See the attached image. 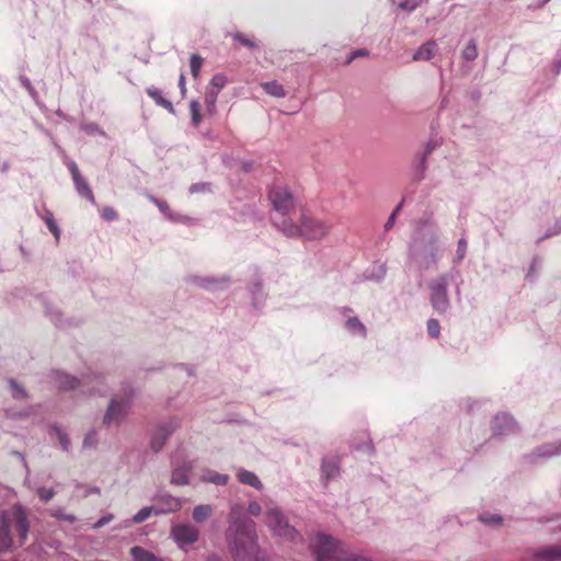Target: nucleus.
<instances>
[{
  "instance_id": "obj_1",
  "label": "nucleus",
  "mask_w": 561,
  "mask_h": 561,
  "mask_svg": "<svg viewBox=\"0 0 561 561\" xmlns=\"http://www.w3.org/2000/svg\"><path fill=\"white\" fill-rule=\"evenodd\" d=\"M442 252L438 225L432 218L420 219L408 245L409 259L420 271H427L437 266Z\"/></svg>"
},
{
  "instance_id": "obj_2",
  "label": "nucleus",
  "mask_w": 561,
  "mask_h": 561,
  "mask_svg": "<svg viewBox=\"0 0 561 561\" xmlns=\"http://www.w3.org/2000/svg\"><path fill=\"white\" fill-rule=\"evenodd\" d=\"M228 550L234 561H252L257 551L255 523L245 516L243 507L234 504L228 516L226 530Z\"/></svg>"
},
{
  "instance_id": "obj_3",
  "label": "nucleus",
  "mask_w": 561,
  "mask_h": 561,
  "mask_svg": "<svg viewBox=\"0 0 561 561\" xmlns=\"http://www.w3.org/2000/svg\"><path fill=\"white\" fill-rule=\"evenodd\" d=\"M137 397L136 388L129 381L121 382L119 388L112 393L102 425L105 427H118L127 419Z\"/></svg>"
},
{
  "instance_id": "obj_4",
  "label": "nucleus",
  "mask_w": 561,
  "mask_h": 561,
  "mask_svg": "<svg viewBox=\"0 0 561 561\" xmlns=\"http://www.w3.org/2000/svg\"><path fill=\"white\" fill-rule=\"evenodd\" d=\"M331 225L314 218L305 211L300 213L299 221H277V230L287 238H302L306 240H321L330 231Z\"/></svg>"
},
{
  "instance_id": "obj_5",
  "label": "nucleus",
  "mask_w": 561,
  "mask_h": 561,
  "mask_svg": "<svg viewBox=\"0 0 561 561\" xmlns=\"http://www.w3.org/2000/svg\"><path fill=\"white\" fill-rule=\"evenodd\" d=\"M460 271L458 267H451L428 282V298L432 308L438 314H444L450 309V300L448 296V285L456 283V293L460 294Z\"/></svg>"
},
{
  "instance_id": "obj_6",
  "label": "nucleus",
  "mask_w": 561,
  "mask_h": 561,
  "mask_svg": "<svg viewBox=\"0 0 561 561\" xmlns=\"http://www.w3.org/2000/svg\"><path fill=\"white\" fill-rule=\"evenodd\" d=\"M268 199L274 210L272 222L276 229L278 220L293 221L291 215L300 203L286 185L274 184L268 191Z\"/></svg>"
},
{
  "instance_id": "obj_7",
  "label": "nucleus",
  "mask_w": 561,
  "mask_h": 561,
  "mask_svg": "<svg viewBox=\"0 0 561 561\" xmlns=\"http://www.w3.org/2000/svg\"><path fill=\"white\" fill-rule=\"evenodd\" d=\"M55 383L59 390L69 391L79 387H87L90 394L104 397L107 393V385L104 381V376L96 373H91L82 379L62 371L55 373Z\"/></svg>"
},
{
  "instance_id": "obj_8",
  "label": "nucleus",
  "mask_w": 561,
  "mask_h": 561,
  "mask_svg": "<svg viewBox=\"0 0 561 561\" xmlns=\"http://www.w3.org/2000/svg\"><path fill=\"white\" fill-rule=\"evenodd\" d=\"M265 523L274 536L286 541L297 543L302 541V536L289 523L287 515L278 507H268L265 513Z\"/></svg>"
},
{
  "instance_id": "obj_9",
  "label": "nucleus",
  "mask_w": 561,
  "mask_h": 561,
  "mask_svg": "<svg viewBox=\"0 0 561 561\" xmlns=\"http://www.w3.org/2000/svg\"><path fill=\"white\" fill-rule=\"evenodd\" d=\"M317 561H337L345 553L343 542L325 533H318L310 545Z\"/></svg>"
},
{
  "instance_id": "obj_10",
  "label": "nucleus",
  "mask_w": 561,
  "mask_h": 561,
  "mask_svg": "<svg viewBox=\"0 0 561 561\" xmlns=\"http://www.w3.org/2000/svg\"><path fill=\"white\" fill-rule=\"evenodd\" d=\"M181 427V419L171 416L161 421L154 428L150 438V448L154 454L162 450L171 435Z\"/></svg>"
},
{
  "instance_id": "obj_11",
  "label": "nucleus",
  "mask_w": 561,
  "mask_h": 561,
  "mask_svg": "<svg viewBox=\"0 0 561 561\" xmlns=\"http://www.w3.org/2000/svg\"><path fill=\"white\" fill-rule=\"evenodd\" d=\"M172 474L170 483L173 485H187L190 483V474L194 470V461L181 457L175 454L171 456Z\"/></svg>"
},
{
  "instance_id": "obj_12",
  "label": "nucleus",
  "mask_w": 561,
  "mask_h": 561,
  "mask_svg": "<svg viewBox=\"0 0 561 561\" xmlns=\"http://www.w3.org/2000/svg\"><path fill=\"white\" fill-rule=\"evenodd\" d=\"M185 282L187 284H192L199 288L216 291L220 289H225L230 284L229 276H199L195 274H190L185 277Z\"/></svg>"
},
{
  "instance_id": "obj_13",
  "label": "nucleus",
  "mask_w": 561,
  "mask_h": 561,
  "mask_svg": "<svg viewBox=\"0 0 561 561\" xmlns=\"http://www.w3.org/2000/svg\"><path fill=\"white\" fill-rule=\"evenodd\" d=\"M65 164L68 168L77 193L83 197L87 198L91 204H95V198L92 190L90 188V185L84 176L80 173V170L77 165V163L73 160H70L68 158L65 159Z\"/></svg>"
},
{
  "instance_id": "obj_14",
  "label": "nucleus",
  "mask_w": 561,
  "mask_h": 561,
  "mask_svg": "<svg viewBox=\"0 0 561 561\" xmlns=\"http://www.w3.org/2000/svg\"><path fill=\"white\" fill-rule=\"evenodd\" d=\"M171 535L180 548L195 543L199 538V530L192 524H176L171 528Z\"/></svg>"
},
{
  "instance_id": "obj_15",
  "label": "nucleus",
  "mask_w": 561,
  "mask_h": 561,
  "mask_svg": "<svg viewBox=\"0 0 561 561\" xmlns=\"http://www.w3.org/2000/svg\"><path fill=\"white\" fill-rule=\"evenodd\" d=\"M10 518L14 522V528L18 533L19 543L23 546L26 542L30 533V522L24 507L16 503L12 506Z\"/></svg>"
},
{
  "instance_id": "obj_16",
  "label": "nucleus",
  "mask_w": 561,
  "mask_h": 561,
  "mask_svg": "<svg viewBox=\"0 0 561 561\" xmlns=\"http://www.w3.org/2000/svg\"><path fill=\"white\" fill-rule=\"evenodd\" d=\"M494 436L510 435L517 432V423L507 413H499L494 416L491 425Z\"/></svg>"
},
{
  "instance_id": "obj_17",
  "label": "nucleus",
  "mask_w": 561,
  "mask_h": 561,
  "mask_svg": "<svg viewBox=\"0 0 561 561\" xmlns=\"http://www.w3.org/2000/svg\"><path fill=\"white\" fill-rule=\"evenodd\" d=\"M156 504L159 515L175 513L182 507V500L173 496L169 493H160L154 496Z\"/></svg>"
},
{
  "instance_id": "obj_18",
  "label": "nucleus",
  "mask_w": 561,
  "mask_h": 561,
  "mask_svg": "<svg viewBox=\"0 0 561 561\" xmlns=\"http://www.w3.org/2000/svg\"><path fill=\"white\" fill-rule=\"evenodd\" d=\"M10 513L8 511L0 512V552L10 551L13 547V539L10 529Z\"/></svg>"
},
{
  "instance_id": "obj_19",
  "label": "nucleus",
  "mask_w": 561,
  "mask_h": 561,
  "mask_svg": "<svg viewBox=\"0 0 561 561\" xmlns=\"http://www.w3.org/2000/svg\"><path fill=\"white\" fill-rule=\"evenodd\" d=\"M535 561H561V545L542 546L533 549Z\"/></svg>"
},
{
  "instance_id": "obj_20",
  "label": "nucleus",
  "mask_w": 561,
  "mask_h": 561,
  "mask_svg": "<svg viewBox=\"0 0 561 561\" xmlns=\"http://www.w3.org/2000/svg\"><path fill=\"white\" fill-rule=\"evenodd\" d=\"M531 456L534 458H546L549 459L551 457L561 456V439L557 442H550L541 444L536 447Z\"/></svg>"
},
{
  "instance_id": "obj_21",
  "label": "nucleus",
  "mask_w": 561,
  "mask_h": 561,
  "mask_svg": "<svg viewBox=\"0 0 561 561\" xmlns=\"http://www.w3.org/2000/svg\"><path fill=\"white\" fill-rule=\"evenodd\" d=\"M321 478L327 482L340 474V465L336 457H323L321 461Z\"/></svg>"
},
{
  "instance_id": "obj_22",
  "label": "nucleus",
  "mask_w": 561,
  "mask_h": 561,
  "mask_svg": "<svg viewBox=\"0 0 561 561\" xmlns=\"http://www.w3.org/2000/svg\"><path fill=\"white\" fill-rule=\"evenodd\" d=\"M36 213L46 224L48 230L53 233L56 242L58 243L61 231L54 218V214L46 206H43L41 209L36 208Z\"/></svg>"
},
{
  "instance_id": "obj_23",
  "label": "nucleus",
  "mask_w": 561,
  "mask_h": 561,
  "mask_svg": "<svg viewBox=\"0 0 561 561\" xmlns=\"http://www.w3.org/2000/svg\"><path fill=\"white\" fill-rule=\"evenodd\" d=\"M427 168V158H425V154H420L416 152L412 162L413 181L415 183H419L425 179Z\"/></svg>"
},
{
  "instance_id": "obj_24",
  "label": "nucleus",
  "mask_w": 561,
  "mask_h": 561,
  "mask_svg": "<svg viewBox=\"0 0 561 561\" xmlns=\"http://www.w3.org/2000/svg\"><path fill=\"white\" fill-rule=\"evenodd\" d=\"M146 92L158 106L165 108L170 114H175L172 102L162 95V91L160 89L151 85L146 89Z\"/></svg>"
},
{
  "instance_id": "obj_25",
  "label": "nucleus",
  "mask_w": 561,
  "mask_h": 561,
  "mask_svg": "<svg viewBox=\"0 0 561 561\" xmlns=\"http://www.w3.org/2000/svg\"><path fill=\"white\" fill-rule=\"evenodd\" d=\"M435 48H436L435 41H427L426 43L422 44L417 48V50L414 53L412 59L414 61L430 60L434 56Z\"/></svg>"
},
{
  "instance_id": "obj_26",
  "label": "nucleus",
  "mask_w": 561,
  "mask_h": 561,
  "mask_svg": "<svg viewBox=\"0 0 561 561\" xmlns=\"http://www.w3.org/2000/svg\"><path fill=\"white\" fill-rule=\"evenodd\" d=\"M237 478L241 483L250 485L256 490H261L263 488L259 477L252 471L240 469L237 473Z\"/></svg>"
},
{
  "instance_id": "obj_27",
  "label": "nucleus",
  "mask_w": 561,
  "mask_h": 561,
  "mask_svg": "<svg viewBox=\"0 0 561 561\" xmlns=\"http://www.w3.org/2000/svg\"><path fill=\"white\" fill-rule=\"evenodd\" d=\"M202 482H208L216 485H226L229 481V476L206 469L201 476Z\"/></svg>"
},
{
  "instance_id": "obj_28",
  "label": "nucleus",
  "mask_w": 561,
  "mask_h": 561,
  "mask_svg": "<svg viewBox=\"0 0 561 561\" xmlns=\"http://www.w3.org/2000/svg\"><path fill=\"white\" fill-rule=\"evenodd\" d=\"M130 556L133 557L134 561H163L153 552L139 546H135L130 549Z\"/></svg>"
},
{
  "instance_id": "obj_29",
  "label": "nucleus",
  "mask_w": 561,
  "mask_h": 561,
  "mask_svg": "<svg viewBox=\"0 0 561 561\" xmlns=\"http://www.w3.org/2000/svg\"><path fill=\"white\" fill-rule=\"evenodd\" d=\"M250 293L252 296V305L254 308L259 309L265 299L264 293H263V284L261 279H256L253 282V284L250 286Z\"/></svg>"
},
{
  "instance_id": "obj_30",
  "label": "nucleus",
  "mask_w": 561,
  "mask_h": 561,
  "mask_svg": "<svg viewBox=\"0 0 561 561\" xmlns=\"http://www.w3.org/2000/svg\"><path fill=\"white\" fill-rule=\"evenodd\" d=\"M345 328L354 335H358L360 337L367 336V329L357 317L348 318L345 322Z\"/></svg>"
},
{
  "instance_id": "obj_31",
  "label": "nucleus",
  "mask_w": 561,
  "mask_h": 561,
  "mask_svg": "<svg viewBox=\"0 0 561 561\" xmlns=\"http://www.w3.org/2000/svg\"><path fill=\"white\" fill-rule=\"evenodd\" d=\"M41 301H42V305L45 309V313L47 317H49V319L51 320V322L57 325V327H60L62 324L61 322V312L60 310L53 306L50 302H48L44 297H41Z\"/></svg>"
},
{
  "instance_id": "obj_32",
  "label": "nucleus",
  "mask_w": 561,
  "mask_h": 561,
  "mask_svg": "<svg viewBox=\"0 0 561 561\" xmlns=\"http://www.w3.org/2000/svg\"><path fill=\"white\" fill-rule=\"evenodd\" d=\"M387 273V267L383 263L374 265L370 270H367L364 273V278L366 280H375L381 282Z\"/></svg>"
},
{
  "instance_id": "obj_33",
  "label": "nucleus",
  "mask_w": 561,
  "mask_h": 561,
  "mask_svg": "<svg viewBox=\"0 0 561 561\" xmlns=\"http://www.w3.org/2000/svg\"><path fill=\"white\" fill-rule=\"evenodd\" d=\"M213 513V507L209 504H201L193 508L192 517L195 523H203Z\"/></svg>"
},
{
  "instance_id": "obj_34",
  "label": "nucleus",
  "mask_w": 561,
  "mask_h": 561,
  "mask_svg": "<svg viewBox=\"0 0 561 561\" xmlns=\"http://www.w3.org/2000/svg\"><path fill=\"white\" fill-rule=\"evenodd\" d=\"M262 88L267 94L275 98H284L286 95L284 87L275 80L262 83Z\"/></svg>"
},
{
  "instance_id": "obj_35",
  "label": "nucleus",
  "mask_w": 561,
  "mask_h": 561,
  "mask_svg": "<svg viewBox=\"0 0 561 561\" xmlns=\"http://www.w3.org/2000/svg\"><path fill=\"white\" fill-rule=\"evenodd\" d=\"M478 520L486 526L499 527L503 523V517L500 514L483 512L478 516Z\"/></svg>"
},
{
  "instance_id": "obj_36",
  "label": "nucleus",
  "mask_w": 561,
  "mask_h": 561,
  "mask_svg": "<svg viewBox=\"0 0 561 561\" xmlns=\"http://www.w3.org/2000/svg\"><path fill=\"white\" fill-rule=\"evenodd\" d=\"M151 515H159L154 505L145 506L139 510L134 516L131 522L134 524H141L147 520Z\"/></svg>"
},
{
  "instance_id": "obj_37",
  "label": "nucleus",
  "mask_w": 561,
  "mask_h": 561,
  "mask_svg": "<svg viewBox=\"0 0 561 561\" xmlns=\"http://www.w3.org/2000/svg\"><path fill=\"white\" fill-rule=\"evenodd\" d=\"M99 445V433L95 428H91L84 436L82 447L84 449H95Z\"/></svg>"
},
{
  "instance_id": "obj_38",
  "label": "nucleus",
  "mask_w": 561,
  "mask_h": 561,
  "mask_svg": "<svg viewBox=\"0 0 561 561\" xmlns=\"http://www.w3.org/2000/svg\"><path fill=\"white\" fill-rule=\"evenodd\" d=\"M467 240L465 238H460L457 242V249H456V256L454 257V266L458 267V265L461 263V261L465 259L467 253Z\"/></svg>"
},
{
  "instance_id": "obj_39",
  "label": "nucleus",
  "mask_w": 561,
  "mask_h": 561,
  "mask_svg": "<svg viewBox=\"0 0 561 561\" xmlns=\"http://www.w3.org/2000/svg\"><path fill=\"white\" fill-rule=\"evenodd\" d=\"M462 58L472 61L478 57L477 43L474 39H470L466 47L462 49Z\"/></svg>"
},
{
  "instance_id": "obj_40",
  "label": "nucleus",
  "mask_w": 561,
  "mask_h": 561,
  "mask_svg": "<svg viewBox=\"0 0 561 561\" xmlns=\"http://www.w3.org/2000/svg\"><path fill=\"white\" fill-rule=\"evenodd\" d=\"M230 36L237 41L238 43H240L241 45L250 48V49H254L257 47V44L255 42L254 38H251V37H248L247 35H244L243 33H240V32H236V33H231Z\"/></svg>"
},
{
  "instance_id": "obj_41",
  "label": "nucleus",
  "mask_w": 561,
  "mask_h": 561,
  "mask_svg": "<svg viewBox=\"0 0 561 561\" xmlns=\"http://www.w3.org/2000/svg\"><path fill=\"white\" fill-rule=\"evenodd\" d=\"M190 112L192 115V124L196 127L202 122V115H201V104L198 101L193 100L190 103Z\"/></svg>"
},
{
  "instance_id": "obj_42",
  "label": "nucleus",
  "mask_w": 561,
  "mask_h": 561,
  "mask_svg": "<svg viewBox=\"0 0 561 561\" xmlns=\"http://www.w3.org/2000/svg\"><path fill=\"white\" fill-rule=\"evenodd\" d=\"M203 58L198 54H192L190 58L191 73L197 78L203 66Z\"/></svg>"
},
{
  "instance_id": "obj_43",
  "label": "nucleus",
  "mask_w": 561,
  "mask_h": 561,
  "mask_svg": "<svg viewBox=\"0 0 561 561\" xmlns=\"http://www.w3.org/2000/svg\"><path fill=\"white\" fill-rule=\"evenodd\" d=\"M53 431L56 434L62 450L64 451H69V449H70V439H69L68 435L58 426H54Z\"/></svg>"
},
{
  "instance_id": "obj_44",
  "label": "nucleus",
  "mask_w": 561,
  "mask_h": 561,
  "mask_svg": "<svg viewBox=\"0 0 561 561\" xmlns=\"http://www.w3.org/2000/svg\"><path fill=\"white\" fill-rule=\"evenodd\" d=\"M149 199L160 209L162 214H164L165 217L173 220V215L171 213V209L165 201L158 199L157 197L150 195Z\"/></svg>"
},
{
  "instance_id": "obj_45",
  "label": "nucleus",
  "mask_w": 561,
  "mask_h": 561,
  "mask_svg": "<svg viewBox=\"0 0 561 561\" xmlns=\"http://www.w3.org/2000/svg\"><path fill=\"white\" fill-rule=\"evenodd\" d=\"M218 96V91H214V89H207L205 94V104L207 106L208 112H214L216 108V101Z\"/></svg>"
},
{
  "instance_id": "obj_46",
  "label": "nucleus",
  "mask_w": 561,
  "mask_h": 561,
  "mask_svg": "<svg viewBox=\"0 0 561 561\" xmlns=\"http://www.w3.org/2000/svg\"><path fill=\"white\" fill-rule=\"evenodd\" d=\"M541 259L539 256H535L530 263L528 272L525 276L526 280L533 283L537 279V267L540 265Z\"/></svg>"
},
{
  "instance_id": "obj_47",
  "label": "nucleus",
  "mask_w": 561,
  "mask_h": 561,
  "mask_svg": "<svg viewBox=\"0 0 561 561\" xmlns=\"http://www.w3.org/2000/svg\"><path fill=\"white\" fill-rule=\"evenodd\" d=\"M560 233H561V217L556 220L553 227H550L547 229L545 234L537 240V243H540L542 240L551 238L553 236H558Z\"/></svg>"
},
{
  "instance_id": "obj_48",
  "label": "nucleus",
  "mask_w": 561,
  "mask_h": 561,
  "mask_svg": "<svg viewBox=\"0 0 561 561\" xmlns=\"http://www.w3.org/2000/svg\"><path fill=\"white\" fill-rule=\"evenodd\" d=\"M50 515L57 518L58 520H65L70 524L77 520V517L75 515L66 513L62 508H56L51 511Z\"/></svg>"
},
{
  "instance_id": "obj_49",
  "label": "nucleus",
  "mask_w": 561,
  "mask_h": 561,
  "mask_svg": "<svg viewBox=\"0 0 561 561\" xmlns=\"http://www.w3.org/2000/svg\"><path fill=\"white\" fill-rule=\"evenodd\" d=\"M19 80H20L21 84L26 89V91L28 92V94L31 95V98H32L35 102H37V100H38V93H37V91L35 90V88L33 87V84H32L31 80H30L27 77L22 76V75L19 77Z\"/></svg>"
},
{
  "instance_id": "obj_50",
  "label": "nucleus",
  "mask_w": 561,
  "mask_h": 561,
  "mask_svg": "<svg viewBox=\"0 0 561 561\" xmlns=\"http://www.w3.org/2000/svg\"><path fill=\"white\" fill-rule=\"evenodd\" d=\"M226 83L227 78L221 73H217L211 78L209 89H214V91L219 92L226 85Z\"/></svg>"
},
{
  "instance_id": "obj_51",
  "label": "nucleus",
  "mask_w": 561,
  "mask_h": 561,
  "mask_svg": "<svg viewBox=\"0 0 561 561\" xmlns=\"http://www.w3.org/2000/svg\"><path fill=\"white\" fill-rule=\"evenodd\" d=\"M426 327H427V333L430 336H432L434 339L439 336L440 325H439L438 320L433 319V318L428 319Z\"/></svg>"
},
{
  "instance_id": "obj_52",
  "label": "nucleus",
  "mask_w": 561,
  "mask_h": 561,
  "mask_svg": "<svg viewBox=\"0 0 561 561\" xmlns=\"http://www.w3.org/2000/svg\"><path fill=\"white\" fill-rule=\"evenodd\" d=\"M9 385L11 388L12 397L15 399H24L27 397L26 391L23 387L16 383L13 379L9 380Z\"/></svg>"
},
{
  "instance_id": "obj_53",
  "label": "nucleus",
  "mask_w": 561,
  "mask_h": 561,
  "mask_svg": "<svg viewBox=\"0 0 561 561\" xmlns=\"http://www.w3.org/2000/svg\"><path fill=\"white\" fill-rule=\"evenodd\" d=\"M101 217L106 221H115L118 218V214L113 207L107 206L101 210Z\"/></svg>"
},
{
  "instance_id": "obj_54",
  "label": "nucleus",
  "mask_w": 561,
  "mask_h": 561,
  "mask_svg": "<svg viewBox=\"0 0 561 561\" xmlns=\"http://www.w3.org/2000/svg\"><path fill=\"white\" fill-rule=\"evenodd\" d=\"M37 494L43 502L47 503L55 496L56 492L54 489H46L42 486L37 489Z\"/></svg>"
},
{
  "instance_id": "obj_55",
  "label": "nucleus",
  "mask_w": 561,
  "mask_h": 561,
  "mask_svg": "<svg viewBox=\"0 0 561 561\" xmlns=\"http://www.w3.org/2000/svg\"><path fill=\"white\" fill-rule=\"evenodd\" d=\"M419 4L420 0H401L398 5L401 10L412 12L419 7Z\"/></svg>"
},
{
  "instance_id": "obj_56",
  "label": "nucleus",
  "mask_w": 561,
  "mask_h": 561,
  "mask_svg": "<svg viewBox=\"0 0 561 561\" xmlns=\"http://www.w3.org/2000/svg\"><path fill=\"white\" fill-rule=\"evenodd\" d=\"M114 519V515L112 513H107L100 517L93 525L92 529L96 530L102 528L103 526L107 525L110 522Z\"/></svg>"
},
{
  "instance_id": "obj_57",
  "label": "nucleus",
  "mask_w": 561,
  "mask_h": 561,
  "mask_svg": "<svg viewBox=\"0 0 561 561\" xmlns=\"http://www.w3.org/2000/svg\"><path fill=\"white\" fill-rule=\"evenodd\" d=\"M337 561H373L366 557L355 554V553H345L337 558Z\"/></svg>"
},
{
  "instance_id": "obj_58",
  "label": "nucleus",
  "mask_w": 561,
  "mask_h": 561,
  "mask_svg": "<svg viewBox=\"0 0 561 561\" xmlns=\"http://www.w3.org/2000/svg\"><path fill=\"white\" fill-rule=\"evenodd\" d=\"M81 129L84 130L88 135H95V134L103 135L104 134V131L101 130L99 125L95 123L83 124L81 126Z\"/></svg>"
},
{
  "instance_id": "obj_59",
  "label": "nucleus",
  "mask_w": 561,
  "mask_h": 561,
  "mask_svg": "<svg viewBox=\"0 0 561 561\" xmlns=\"http://www.w3.org/2000/svg\"><path fill=\"white\" fill-rule=\"evenodd\" d=\"M209 186L210 184L205 182L194 183L190 186L188 192L190 194L204 193Z\"/></svg>"
},
{
  "instance_id": "obj_60",
  "label": "nucleus",
  "mask_w": 561,
  "mask_h": 561,
  "mask_svg": "<svg viewBox=\"0 0 561 561\" xmlns=\"http://www.w3.org/2000/svg\"><path fill=\"white\" fill-rule=\"evenodd\" d=\"M438 144L434 140H430L423 150L417 151L420 154H425V158L428 159V157L432 154V152L437 148Z\"/></svg>"
},
{
  "instance_id": "obj_61",
  "label": "nucleus",
  "mask_w": 561,
  "mask_h": 561,
  "mask_svg": "<svg viewBox=\"0 0 561 561\" xmlns=\"http://www.w3.org/2000/svg\"><path fill=\"white\" fill-rule=\"evenodd\" d=\"M248 512L252 516H257L261 514L262 507L257 502L253 501L249 503Z\"/></svg>"
},
{
  "instance_id": "obj_62",
  "label": "nucleus",
  "mask_w": 561,
  "mask_h": 561,
  "mask_svg": "<svg viewBox=\"0 0 561 561\" xmlns=\"http://www.w3.org/2000/svg\"><path fill=\"white\" fill-rule=\"evenodd\" d=\"M368 50L367 49H357V50H354L352 51L351 56L348 57V59L346 60V64H351L354 59H356L357 57H364V56H368Z\"/></svg>"
},
{
  "instance_id": "obj_63",
  "label": "nucleus",
  "mask_w": 561,
  "mask_h": 561,
  "mask_svg": "<svg viewBox=\"0 0 561 561\" xmlns=\"http://www.w3.org/2000/svg\"><path fill=\"white\" fill-rule=\"evenodd\" d=\"M397 217V211H391L390 216L388 217V220L385 224L386 231H389L393 227Z\"/></svg>"
},
{
  "instance_id": "obj_64",
  "label": "nucleus",
  "mask_w": 561,
  "mask_h": 561,
  "mask_svg": "<svg viewBox=\"0 0 561 561\" xmlns=\"http://www.w3.org/2000/svg\"><path fill=\"white\" fill-rule=\"evenodd\" d=\"M356 449L357 450H363L364 453L370 455V454L374 453V445L370 442H368V443H365L363 445H358L356 447Z\"/></svg>"
}]
</instances>
